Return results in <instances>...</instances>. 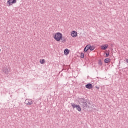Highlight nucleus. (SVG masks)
Segmentation results:
<instances>
[{
  "instance_id": "obj_7",
  "label": "nucleus",
  "mask_w": 128,
  "mask_h": 128,
  "mask_svg": "<svg viewBox=\"0 0 128 128\" xmlns=\"http://www.w3.org/2000/svg\"><path fill=\"white\" fill-rule=\"evenodd\" d=\"M71 36L73 38H76V36H78V32L76 31H73L71 34Z\"/></svg>"
},
{
  "instance_id": "obj_1",
  "label": "nucleus",
  "mask_w": 128,
  "mask_h": 128,
  "mask_svg": "<svg viewBox=\"0 0 128 128\" xmlns=\"http://www.w3.org/2000/svg\"><path fill=\"white\" fill-rule=\"evenodd\" d=\"M78 102L82 106L83 108H90V102H88L84 98H80Z\"/></svg>"
},
{
  "instance_id": "obj_20",
  "label": "nucleus",
  "mask_w": 128,
  "mask_h": 128,
  "mask_svg": "<svg viewBox=\"0 0 128 128\" xmlns=\"http://www.w3.org/2000/svg\"><path fill=\"white\" fill-rule=\"evenodd\" d=\"M126 62H128V59H126Z\"/></svg>"
},
{
  "instance_id": "obj_2",
  "label": "nucleus",
  "mask_w": 128,
  "mask_h": 128,
  "mask_svg": "<svg viewBox=\"0 0 128 128\" xmlns=\"http://www.w3.org/2000/svg\"><path fill=\"white\" fill-rule=\"evenodd\" d=\"M62 34L60 32H57L54 36V38L56 42H60L62 39Z\"/></svg>"
},
{
  "instance_id": "obj_11",
  "label": "nucleus",
  "mask_w": 128,
  "mask_h": 128,
  "mask_svg": "<svg viewBox=\"0 0 128 128\" xmlns=\"http://www.w3.org/2000/svg\"><path fill=\"white\" fill-rule=\"evenodd\" d=\"M104 62L105 64H108V62H110V58H107L104 60Z\"/></svg>"
},
{
  "instance_id": "obj_5",
  "label": "nucleus",
  "mask_w": 128,
  "mask_h": 128,
  "mask_svg": "<svg viewBox=\"0 0 128 128\" xmlns=\"http://www.w3.org/2000/svg\"><path fill=\"white\" fill-rule=\"evenodd\" d=\"M24 104L27 106H30L32 104V100L30 99H26Z\"/></svg>"
},
{
  "instance_id": "obj_22",
  "label": "nucleus",
  "mask_w": 128,
  "mask_h": 128,
  "mask_svg": "<svg viewBox=\"0 0 128 128\" xmlns=\"http://www.w3.org/2000/svg\"><path fill=\"white\" fill-rule=\"evenodd\" d=\"M1 50L0 49V52Z\"/></svg>"
},
{
  "instance_id": "obj_16",
  "label": "nucleus",
  "mask_w": 128,
  "mask_h": 128,
  "mask_svg": "<svg viewBox=\"0 0 128 128\" xmlns=\"http://www.w3.org/2000/svg\"><path fill=\"white\" fill-rule=\"evenodd\" d=\"M62 42H66V38H62L61 39Z\"/></svg>"
},
{
  "instance_id": "obj_12",
  "label": "nucleus",
  "mask_w": 128,
  "mask_h": 128,
  "mask_svg": "<svg viewBox=\"0 0 128 128\" xmlns=\"http://www.w3.org/2000/svg\"><path fill=\"white\" fill-rule=\"evenodd\" d=\"M89 46V50H94V46H91L90 44H88Z\"/></svg>"
},
{
  "instance_id": "obj_13",
  "label": "nucleus",
  "mask_w": 128,
  "mask_h": 128,
  "mask_svg": "<svg viewBox=\"0 0 128 128\" xmlns=\"http://www.w3.org/2000/svg\"><path fill=\"white\" fill-rule=\"evenodd\" d=\"M4 74H8V68H5L4 70Z\"/></svg>"
},
{
  "instance_id": "obj_14",
  "label": "nucleus",
  "mask_w": 128,
  "mask_h": 128,
  "mask_svg": "<svg viewBox=\"0 0 128 128\" xmlns=\"http://www.w3.org/2000/svg\"><path fill=\"white\" fill-rule=\"evenodd\" d=\"M80 58H84V54L81 52Z\"/></svg>"
},
{
  "instance_id": "obj_10",
  "label": "nucleus",
  "mask_w": 128,
  "mask_h": 128,
  "mask_svg": "<svg viewBox=\"0 0 128 128\" xmlns=\"http://www.w3.org/2000/svg\"><path fill=\"white\" fill-rule=\"evenodd\" d=\"M90 50V48H89V46H88V44L84 48V52H86L88 50Z\"/></svg>"
},
{
  "instance_id": "obj_8",
  "label": "nucleus",
  "mask_w": 128,
  "mask_h": 128,
  "mask_svg": "<svg viewBox=\"0 0 128 128\" xmlns=\"http://www.w3.org/2000/svg\"><path fill=\"white\" fill-rule=\"evenodd\" d=\"M108 48V44H104L101 46V50H106V48Z\"/></svg>"
},
{
  "instance_id": "obj_4",
  "label": "nucleus",
  "mask_w": 128,
  "mask_h": 128,
  "mask_svg": "<svg viewBox=\"0 0 128 128\" xmlns=\"http://www.w3.org/2000/svg\"><path fill=\"white\" fill-rule=\"evenodd\" d=\"M16 0H8L7 2V6H12L14 4H16Z\"/></svg>"
},
{
  "instance_id": "obj_17",
  "label": "nucleus",
  "mask_w": 128,
  "mask_h": 128,
  "mask_svg": "<svg viewBox=\"0 0 128 128\" xmlns=\"http://www.w3.org/2000/svg\"><path fill=\"white\" fill-rule=\"evenodd\" d=\"M40 62L42 64H44V59H42V60H40Z\"/></svg>"
},
{
  "instance_id": "obj_21",
  "label": "nucleus",
  "mask_w": 128,
  "mask_h": 128,
  "mask_svg": "<svg viewBox=\"0 0 128 128\" xmlns=\"http://www.w3.org/2000/svg\"><path fill=\"white\" fill-rule=\"evenodd\" d=\"M50 110H48V112H50Z\"/></svg>"
},
{
  "instance_id": "obj_19",
  "label": "nucleus",
  "mask_w": 128,
  "mask_h": 128,
  "mask_svg": "<svg viewBox=\"0 0 128 128\" xmlns=\"http://www.w3.org/2000/svg\"><path fill=\"white\" fill-rule=\"evenodd\" d=\"M96 88H97V90L100 89V87L99 86H96Z\"/></svg>"
},
{
  "instance_id": "obj_15",
  "label": "nucleus",
  "mask_w": 128,
  "mask_h": 128,
  "mask_svg": "<svg viewBox=\"0 0 128 128\" xmlns=\"http://www.w3.org/2000/svg\"><path fill=\"white\" fill-rule=\"evenodd\" d=\"M99 66H102V60H100L98 62Z\"/></svg>"
},
{
  "instance_id": "obj_18",
  "label": "nucleus",
  "mask_w": 128,
  "mask_h": 128,
  "mask_svg": "<svg viewBox=\"0 0 128 128\" xmlns=\"http://www.w3.org/2000/svg\"><path fill=\"white\" fill-rule=\"evenodd\" d=\"M106 58H108V56H110V54L109 53H106Z\"/></svg>"
},
{
  "instance_id": "obj_3",
  "label": "nucleus",
  "mask_w": 128,
  "mask_h": 128,
  "mask_svg": "<svg viewBox=\"0 0 128 128\" xmlns=\"http://www.w3.org/2000/svg\"><path fill=\"white\" fill-rule=\"evenodd\" d=\"M70 104L72 106L73 108H76L78 112H80V110H82V108H80V105L76 104L74 103H71Z\"/></svg>"
},
{
  "instance_id": "obj_9",
  "label": "nucleus",
  "mask_w": 128,
  "mask_h": 128,
  "mask_svg": "<svg viewBox=\"0 0 128 128\" xmlns=\"http://www.w3.org/2000/svg\"><path fill=\"white\" fill-rule=\"evenodd\" d=\"M70 54V50L68 49H65L64 50V54L68 56Z\"/></svg>"
},
{
  "instance_id": "obj_6",
  "label": "nucleus",
  "mask_w": 128,
  "mask_h": 128,
  "mask_svg": "<svg viewBox=\"0 0 128 128\" xmlns=\"http://www.w3.org/2000/svg\"><path fill=\"white\" fill-rule=\"evenodd\" d=\"M85 86L86 88H88L89 90L92 88V84L90 83L86 84Z\"/></svg>"
}]
</instances>
